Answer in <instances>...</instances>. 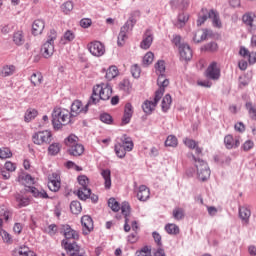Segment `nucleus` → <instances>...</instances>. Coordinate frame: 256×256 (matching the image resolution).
Here are the masks:
<instances>
[{"label":"nucleus","mask_w":256,"mask_h":256,"mask_svg":"<svg viewBox=\"0 0 256 256\" xmlns=\"http://www.w3.org/2000/svg\"><path fill=\"white\" fill-rule=\"evenodd\" d=\"M140 17L141 12L139 10H135L130 13L128 20L120 28L117 40L118 47H123V45H125V39H127V34L129 33V31H133V28L135 27V25H137V21Z\"/></svg>","instance_id":"f257e3e1"},{"label":"nucleus","mask_w":256,"mask_h":256,"mask_svg":"<svg viewBox=\"0 0 256 256\" xmlns=\"http://www.w3.org/2000/svg\"><path fill=\"white\" fill-rule=\"evenodd\" d=\"M113 95V88L109 84H98L93 87L89 103L97 105L99 101H109Z\"/></svg>","instance_id":"f03ea898"},{"label":"nucleus","mask_w":256,"mask_h":256,"mask_svg":"<svg viewBox=\"0 0 256 256\" xmlns=\"http://www.w3.org/2000/svg\"><path fill=\"white\" fill-rule=\"evenodd\" d=\"M71 123V112L63 108H54L52 112V125L56 130L61 129L63 125Z\"/></svg>","instance_id":"7ed1b4c3"},{"label":"nucleus","mask_w":256,"mask_h":256,"mask_svg":"<svg viewBox=\"0 0 256 256\" xmlns=\"http://www.w3.org/2000/svg\"><path fill=\"white\" fill-rule=\"evenodd\" d=\"M55 39H57V31L52 29L50 30L47 41L41 47V53L44 59L53 57V53H55Z\"/></svg>","instance_id":"20e7f679"},{"label":"nucleus","mask_w":256,"mask_h":256,"mask_svg":"<svg viewBox=\"0 0 256 256\" xmlns=\"http://www.w3.org/2000/svg\"><path fill=\"white\" fill-rule=\"evenodd\" d=\"M192 159L195 162L198 179H200V181H207V179L211 177V169H209L207 162H205L203 159L195 157L193 154Z\"/></svg>","instance_id":"39448f33"},{"label":"nucleus","mask_w":256,"mask_h":256,"mask_svg":"<svg viewBox=\"0 0 256 256\" xmlns=\"http://www.w3.org/2000/svg\"><path fill=\"white\" fill-rule=\"evenodd\" d=\"M78 183L81 187L78 189L77 195L81 201H87L91 195V189L89 188V178L85 175L78 176Z\"/></svg>","instance_id":"423d86ee"},{"label":"nucleus","mask_w":256,"mask_h":256,"mask_svg":"<svg viewBox=\"0 0 256 256\" xmlns=\"http://www.w3.org/2000/svg\"><path fill=\"white\" fill-rule=\"evenodd\" d=\"M32 141L35 145H49L53 141V134L49 130L38 131L33 134Z\"/></svg>","instance_id":"0eeeda50"},{"label":"nucleus","mask_w":256,"mask_h":256,"mask_svg":"<svg viewBox=\"0 0 256 256\" xmlns=\"http://www.w3.org/2000/svg\"><path fill=\"white\" fill-rule=\"evenodd\" d=\"M161 98H162V92L156 91L153 101H149V100L144 101V103L142 104V110L144 111V113H146V115H151L155 107H157V103L161 101Z\"/></svg>","instance_id":"6e6552de"},{"label":"nucleus","mask_w":256,"mask_h":256,"mask_svg":"<svg viewBox=\"0 0 256 256\" xmlns=\"http://www.w3.org/2000/svg\"><path fill=\"white\" fill-rule=\"evenodd\" d=\"M89 105H93V103H90L89 100L85 106H83V102L80 100H75L71 104L70 117H77V115H80V113H87L89 111Z\"/></svg>","instance_id":"1a4fd4ad"},{"label":"nucleus","mask_w":256,"mask_h":256,"mask_svg":"<svg viewBox=\"0 0 256 256\" xmlns=\"http://www.w3.org/2000/svg\"><path fill=\"white\" fill-rule=\"evenodd\" d=\"M64 243V249H66L68 256H87L85 255V251L81 249V246L77 245V242H65Z\"/></svg>","instance_id":"9d476101"},{"label":"nucleus","mask_w":256,"mask_h":256,"mask_svg":"<svg viewBox=\"0 0 256 256\" xmlns=\"http://www.w3.org/2000/svg\"><path fill=\"white\" fill-rule=\"evenodd\" d=\"M242 23L247 27L249 33L256 31V15L253 12H246L242 16Z\"/></svg>","instance_id":"9b49d317"},{"label":"nucleus","mask_w":256,"mask_h":256,"mask_svg":"<svg viewBox=\"0 0 256 256\" xmlns=\"http://www.w3.org/2000/svg\"><path fill=\"white\" fill-rule=\"evenodd\" d=\"M88 51L94 57H103L105 55V46L100 41H94L88 44Z\"/></svg>","instance_id":"f8f14e48"},{"label":"nucleus","mask_w":256,"mask_h":256,"mask_svg":"<svg viewBox=\"0 0 256 256\" xmlns=\"http://www.w3.org/2000/svg\"><path fill=\"white\" fill-rule=\"evenodd\" d=\"M206 77L207 79H211L212 81H217L221 77V69L217 67V62H212L206 69Z\"/></svg>","instance_id":"ddd939ff"},{"label":"nucleus","mask_w":256,"mask_h":256,"mask_svg":"<svg viewBox=\"0 0 256 256\" xmlns=\"http://www.w3.org/2000/svg\"><path fill=\"white\" fill-rule=\"evenodd\" d=\"M179 55H180V61H191L193 59V50H191V46L189 44H181L179 46Z\"/></svg>","instance_id":"4468645a"},{"label":"nucleus","mask_w":256,"mask_h":256,"mask_svg":"<svg viewBox=\"0 0 256 256\" xmlns=\"http://www.w3.org/2000/svg\"><path fill=\"white\" fill-rule=\"evenodd\" d=\"M60 233H63L65 239H74V241L79 239V232L73 230L69 224L62 225Z\"/></svg>","instance_id":"2eb2a0df"},{"label":"nucleus","mask_w":256,"mask_h":256,"mask_svg":"<svg viewBox=\"0 0 256 256\" xmlns=\"http://www.w3.org/2000/svg\"><path fill=\"white\" fill-rule=\"evenodd\" d=\"M224 145L226 149H237L241 145V141L237 137H233V135L228 134L224 137Z\"/></svg>","instance_id":"dca6fc26"},{"label":"nucleus","mask_w":256,"mask_h":256,"mask_svg":"<svg viewBox=\"0 0 256 256\" xmlns=\"http://www.w3.org/2000/svg\"><path fill=\"white\" fill-rule=\"evenodd\" d=\"M153 45V32L150 29H147L144 33L143 39L140 43L141 49H149Z\"/></svg>","instance_id":"f3484780"},{"label":"nucleus","mask_w":256,"mask_h":256,"mask_svg":"<svg viewBox=\"0 0 256 256\" xmlns=\"http://www.w3.org/2000/svg\"><path fill=\"white\" fill-rule=\"evenodd\" d=\"M81 223L83 227V234L89 235V232L93 231V218H91L89 215H84L81 218Z\"/></svg>","instance_id":"a211bd4d"},{"label":"nucleus","mask_w":256,"mask_h":256,"mask_svg":"<svg viewBox=\"0 0 256 256\" xmlns=\"http://www.w3.org/2000/svg\"><path fill=\"white\" fill-rule=\"evenodd\" d=\"M28 193H31L35 199H49V194L44 189H37L35 186H28Z\"/></svg>","instance_id":"6ab92c4d"},{"label":"nucleus","mask_w":256,"mask_h":256,"mask_svg":"<svg viewBox=\"0 0 256 256\" xmlns=\"http://www.w3.org/2000/svg\"><path fill=\"white\" fill-rule=\"evenodd\" d=\"M67 153L70 154L72 157H81L83 153H85V146L83 144H74L70 148L67 149Z\"/></svg>","instance_id":"aec40b11"},{"label":"nucleus","mask_w":256,"mask_h":256,"mask_svg":"<svg viewBox=\"0 0 256 256\" xmlns=\"http://www.w3.org/2000/svg\"><path fill=\"white\" fill-rule=\"evenodd\" d=\"M151 196V190L146 185H140L137 192L138 201H147Z\"/></svg>","instance_id":"412c9836"},{"label":"nucleus","mask_w":256,"mask_h":256,"mask_svg":"<svg viewBox=\"0 0 256 256\" xmlns=\"http://www.w3.org/2000/svg\"><path fill=\"white\" fill-rule=\"evenodd\" d=\"M238 215L242 223L248 225L249 219L251 218V209H249L247 206H240Z\"/></svg>","instance_id":"4be33fe9"},{"label":"nucleus","mask_w":256,"mask_h":256,"mask_svg":"<svg viewBox=\"0 0 256 256\" xmlns=\"http://www.w3.org/2000/svg\"><path fill=\"white\" fill-rule=\"evenodd\" d=\"M209 19H212V25L213 27H216L217 29H221L223 27V24L221 23V18L219 17V12L211 9L208 12Z\"/></svg>","instance_id":"5701e85b"},{"label":"nucleus","mask_w":256,"mask_h":256,"mask_svg":"<svg viewBox=\"0 0 256 256\" xmlns=\"http://www.w3.org/2000/svg\"><path fill=\"white\" fill-rule=\"evenodd\" d=\"M45 29V21L41 19H37L32 24V34L37 36L41 35L43 33V30Z\"/></svg>","instance_id":"b1692460"},{"label":"nucleus","mask_w":256,"mask_h":256,"mask_svg":"<svg viewBox=\"0 0 256 256\" xmlns=\"http://www.w3.org/2000/svg\"><path fill=\"white\" fill-rule=\"evenodd\" d=\"M170 6L172 9H179V11H185L189 7V0H171Z\"/></svg>","instance_id":"393cba45"},{"label":"nucleus","mask_w":256,"mask_h":256,"mask_svg":"<svg viewBox=\"0 0 256 256\" xmlns=\"http://www.w3.org/2000/svg\"><path fill=\"white\" fill-rule=\"evenodd\" d=\"M157 85L159 86V89L156 91H161L163 97V94L165 93V87H169V79H167L165 74L158 75Z\"/></svg>","instance_id":"a878e982"},{"label":"nucleus","mask_w":256,"mask_h":256,"mask_svg":"<svg viewBox=\"0 0 256 256\" xmlns=\"http://www.w3.org/2000/svg\"><path fill=\"white\" fill-rule=\"evenodd\" d=\"M13 256H35V252L30 251L27 246H20L19 248L14 249L12 252Z\"/></svg>","instance_id":"bb28decb"},{"label":"nucleus","mask_w":256,"mask_h":256,"mask_svg":"<svg viewBox=\"0 0 256 256\" xmlns=\"http://www.w3.org/2000/svg\"><path fill=\"white\" fill-rule=\"evenodd\" d=\"M13 43L17 45V47H21V45H25V34L22 30H18L13 34Z\"/></svg>","instance_id":"cd10ccee"},{"label":"nucleus","mask_w":256,"mask_h":256,"mask_svg":"<svg viewBox=\"0 0 256 256\" xmlns=\"http://www.w3.org/2000/svg\"><path fill=\"white\" fill-rule=\"evenodd\" d=\"M16 203H18V208L23 209V207H28L31 203V199L29 197H25L23 194L15 195Z\"/></svg>","instance_id":"c85d7f7f"},{"label":"nucleus","mask_w":256,"mask_h":256,"mask_svg":"<svg viewBox=\"0 0 256 256\" xmlns=\"http://www.w3.org/2000/svg\"><path fill=\"white\" fill-rule=\"evenodd\" d=\"M201 51H205L206 53H217V51H219V45L217 42L211 41L202 46Z\"/></svg>","instance_id":"c756f323"},{"label":"nucleus","mask_w":256,"mask_h":256,"mask_svg":"<svg viewBox=\"0 0 256 256\" xmlns=\"http://www.w3.org/2000/svg\"><path fill=\"white\" fill-rule=\"evenodd\" d=\"M101 176L104 179V187L105 189L109 190L111 189V170L109 169H104L101 171Z\"/></svg>","instance_id":"7c9ffc66"},{"label":"nucleus","mask_w":256,"mask_h":256,"mask_svg":"<svg viewBox=\"0 0 256 256\" xmlns=\"http://www.w3.org/2000/svg\"><path fill=\"white\" fill-rule=\"evenodd\" d=\"M173 102L171 94H166L161 102V107L163 113H167L168 109H171V103Z\"/></svg>","instance_id":"2f4dec72"},{"label":"nucleus","mask_w":256,"mask_h":256,"mask_svg":"<svg viewBox=\"0 0 256 256\" xmlns=\"http://www.w3.org/2000/svg\"><path fill=\"white\" fill-rule=\"evenodd\" d=\"M15 73V66L14 65H5L2 67L0 71V77H11Z\"/></svg>","instance_id":"473e14b6"},{"label":"nucleus","mask_w":256,"mask_h":256,"mask_svg":"<svg viewBox=\"0 0 256 256\" xmlns=\"http://www.w3.org/2000/svg\"><path fill=\"white\" fill-rule=\"evenodd\" d=\"M245 108L248 111L250 119L256 121V104H253V102H246Z\"/></svg>","instance_id":"72a5a7b5"},{"label":"nucleus","mask_w":256,"mask_h":256,"mask_svg":"<svg viewBox=\"0 0 256 256\" xmlns=\"http://www.w3.org/2000/svg\"><path fill=\"white\" fill-rule=\"evenodd\" d=\"M117 75H119V69L117 68V66H110L106 71L105 78L108 81H111L112 79H115Z\"/></svg>","instance_id":"f704fd0d"},{"label":"nucleus","mask_w":256,"mask_h":256,"mask_svg":"<svg viewBox=\"0 0 256 256\" xmlns=\"http://www.w3.org/2000/svg\"><path fill=\"white\" fill-rule=\"evenodd\" d=\"M78 143H79V137H77L75 134H70L68 137L64 139V144L66 145V147H68V149Z\"/></svg>","instance_id":"c9c22d12"},{"label":"nucleus","mask_w":256,"mask_h":256,"mask_svg":"<svg viewBox=\"0 0 256 256\" xmlns=\"http://www.w3.org/2000/svg\"><path fill=\"white\" fill-rule=\"evenodd\" d=\"M61 151V144L60 143H52L48 147V154L52 157H55V155H59V152Z\"/></svg>","instance_id":"e433bc0d"},{"label":"nucleus","mask_w":256,"mask_h":256,"mask_svg":"<svg viewBox=\"0 0 256 256\" xmlns=\"http://www.w3.org/2000/svg\"><path fill=\"white\" fill-rule=\"evenodd\" d=\"M30 81L32 85L37 87V85H41L43 83V75L40 72L33 73L30 77Z\"/></svg>","instance_id":"4c0bfd02"},{"label":"nucleus","mask_w":256,"mask_h":256,"mask_svg":"<svg viewBox=\"0 0 256 256\" xmlns=\"http://www.w3.org/2000/svg\"><path fill=\"white\" fill-rule=\"evenodd\" d=\"M120 141H121L120 144H125V143L129 144L126 146V151H133L134 144H133V139H131V137H129L127 134H123Z\"/></svg>","instance_id":"58836bf2"},{"label":"nucleus","mask_w":256,"mask_h":256,"mask_svg":"<svg viewBox=\"0 0 256 256\" xmlns=\"http://www.w3.org/2000/svg\"><path fill=\"white\" fill-rule=\"evenodd\" d=\"M177 19H178L177 27L178 29H181L185 27V23L189 21V14H185L184 12L179 13Z\"/></svg>","instance_id":"ea45409f"},{"label":"nucleus","mask_w":256,"mask_h":256,"mask_svg":"<svg viewBox=\"0 0 256 256\" xmlns=\"http://www.w3.org/2000/svg\"><path fill=\"white\" fill-rule=\"evenodd\" d=\"M81 202L79 201H72L70 203V211L73 213V215H79L82 211Z\"/></svg>","instance_id":"a19ab883"},{"label":"nucleus","mask_w":256,"mask_h":256,"mask_svg":"<svg viewBox=\"0 0 256 256\" xmlns=\"http://www.w3.org/2000/svg\"><path fill=\"white\" fill-rule=\"evenodd\" d=\"M165 231L168 235H179V226L177 224H166Z\"/></svg>","instance_id":"79ce46f5"},{"label":"nucleus","mask_w":256,"mask_h":256,"mask_svg":"<svg viewBox=\"0 0 256 256\" xmlns=\"http://www.w3.org/2000/svg\"><path fill=\"white\" fill-rule=\"evenodd\" d=\"M131 82L127 79H124L119 84L120 91H124V93H131Z\"/></svg>","instance_id":"37998d69"},{"label":"nucleus","mask_w":256,"mask_h":256,"mask_svg":"<svg viewBox=\"0 0 256 256\" xmlns=\"http://www.w3.org/2000/svg\"><path fill=\"white\" fill-rule=\"evenodd\" d=\"M13 157V152L8 147L0 148V159H11Z\"/></svg>","instance_id":"c03bdc74"},{"label":"nucleus","mask_w":256,"mask_h":256,"mask_svg":"<svg viewBox=\"0 0 256 256\" xmlns=\"http://www.w3.org/2000/svg\"><path fill=\"white\" fill-rule=\"evenodd\" d=\"M37 110L35 109H28L25 113L24 116V121H26V123H29L32 119H35L37 117Z\"/></svg>","instance_id":"a18cd8bd"},{"label":"nucleus","mask_w":256,"mask_h":256,"mask_svg":"<svg viewBox=\"0 0 256 256\" xmlns=\"http://www.w3.org/2000/svg\"><path fill=\"white\" fill-rule=\"evenodd\" d=\"M177 145H178L177 136H175V135H169V136L166 138V141H165V146H166V147H177Z\"/></svg>","instance_id":"49530a36"},{"label":"nucleus","mask_w":256,"mask_h":256,"mask_svg":"<svg viewBox=\"0 0 256 256\" xmlns=\"http://www.w3.org/2000/svg\"><path fill=\"white\" fill-rule=\"evenodd\" d=\"M153 59H155V54L153 52H147L143 57V65L149 67L153 63Z\"/></svg>","instance_id":"de8ad7c7"},{"label":"nucleus","mask_w":256,"mask_h":256,"mask_svg":"<svg viewBox=\"0 0 256 256\" xmlns=\"http://www.w3.org/2000/svg\"><path fill=\"white\" fill-rule=\"evenodd\" d=\"M48 188L50 189V191L57 193V191L61 189V181L49 180Z\"/></svg>","instance_id":"09e8293b"},{"label":"nucleus","mask_w":256,"mask_h":256,"mask_svg":"<svg viewBox=\"0 0 256 256\" xmlns=\"http://www.w3.org/2000/svg\"><path fill=\"white\" fill-rule=\"evenodd\" d=\"M114 151L119 159H124L125 155H127V151L121 146V144H116L114 146Z\"/></svg>","instance_id":"8fccbe9b"},{"label":"nucleus","mask_w":256,"mask_h":256,"mask_svg":"<svg viewBox=\"0 0 256 256\" xmlns=\"http://www.w3.org/2000/svg\"><path fill=\"white\" fill-rule=\"evenodd\" d=\"M108 207H110V209L112 211H114V213H117V211H119L121 209V206L119 205V202L116 201L115 198H110L108 200Z\"/></svg>","instance_id":"3c124183"},{"label":"nucleus","mask_w":256,"mask_h":256,"mask_svg":"<svg viewBox=\"0 0 256 256\" xmlns=\"http://www.w3.org/2000/svg\"><path fill=\"white\" fill-rule=\"evenodd\" d=\"M173 217L176 221H181V219L185 218V211L183 208H176L173 210Z\"/></svg>","instance_id":"603ef678"},{"label":"nucleus","mask_w":256,"mask_h":256,"mask_svg":"<svg viewBox=\"0 0 256 256\" xmlns=\"http://www.w3.org/2000/svg\"><path fill=\"white\" fill-rule=\"evenodd\" d=\"M73 2L67 1L64 4H62L61 9L65 15H69L73 11Z\"/></svg>","instance_id":"864d4df0"},{"label":"nucleus","mask_w":256,"mask_h":256,"mask_svg":"<svg viewBox=\"0 0 256 256\" xmlns=\"http://www.w3.org/2000/svg\"><path fill=\"white\" fill-rule=\"evenodd\" d=\"M120 209H121L122 215H124L125 219H127V217L129 218V215L131 213V206H129V203L123 202Z\"/></svg>","instance_id":"5fc2aeb1"},{"label":"nucleus","mask_w":256,"mask_h":256,"mask_svg":"<svg viewBox=\"0 0 256 256\" xmlns=\"http://www.w3.org/2000/svg\"><path fill=\"white\" fill-rule=\"evenodd\" d=\"M131 74L134 79H139L141 77V67L137 64L132 65Z\"/></svg>","instance_id":"6e6d98bb"},{"label":"nucleus","mask_w":256,"mask_h":256,"mask_svg":"<svg viewBox=\"0 0 256 256\" xmlns=\"http://www.w3.org/2000/svg\"><path fill=\"white\" fill-rule=\"evenodd\" d=\"M0 235H1L4 243H8V244L13 243V238L11 237V234H9L7 231L1 229Z\"/></svg>","instance_id":"4d7b16f0"},{"label":"nucleus","mask_w":256,"mask_h":256,"mask_svg":"<svg viewBox=\"0 0 256 256\" xmlns=\"http://www.w3.org/2000/svg\"><path fill=\"white\" fill-rule=\"evenodd\" d=\"M100 121L106 123V125H111L113 123V117L109 113H102L100 115Z\"/></svg>","instance_id":"13d9d810"},{"label":"nucleus","mask_w":256,"mask_h":256,"mask_svg":"<svg viewBox=\"0 0 256 256\" xmlns=\"http://www.w3.org/2000/svg\"><path fill=\"white\" fill-rule=\"evenodd\" d=\"M155 69L158 71L159 75L165 74V61L164 60H158L155 64Z\"/></svg>","instance_id":"bf43d9fd"},{"label":"nucleus","mask_w":256,"mask_h":256,"mask_svg":"<svg viewBox=\"0 0 256 256\" xmlns=\"http://www.w3.org/2000/svg\"><path fill=\"white\" fill-rule=\"evenodd\" d=\"M184 145H186V147H188V149H195V147H197L198 143L197 141L191 139V138H185L183 140Z\"/></svg>","instance_id":"052dcab7"},{"label":"nucleus","mask_w":256,"mask_h":256,"mask_svg":"<svg viewBox=\"0 0 256 256\" xmlns=\"http://www.w3.org/2000/svg\"><path fill=\"white\" fill-rule=\"evenodd\" d=\"M135 256H151V249L144 246L141 250L136 251Z\"/></svg>","instance_id":"680f3d73"},{"label":"nucleus","mask_w":256,"mask_h":256,"mask_svg":"<svg viewBox=\"0 0 256 256\" xmlns=\"http://www.w3.org/2000/svg\"><path fill=\"white\" fill-rule=\"evenodd\" d=\"M93 21L89 18H83L80 20V27H83V29H89L91 27Z\"/></svg>","instance_id":"e2e57ef3"},{"label":"nucleus","mask_w":256,"mask_h":256,"mask_svg":"<svg viewBox=\"0 0 256 256\" xmlns=\"http://www.w3.org/2000/svg\"><path fill=\"white\" fill-rule=\"evenodd\" d=\"M253 147H255V143L252 140H247L242 145L243 151H251V149H253Z\"/></svg>","instance_id":"0e129e2a"},{"label":"nucleus","mask_w":256,"mask_h":256,"mask_svg":"<svg viewBox=\"0 0 256 256\" xmlns=\"http://www.w3.org/2000/svg\"><path fill=\"white\" fill-rule=\"evenodd\" d=\"M0 215L5 219V221H9V218L13 215V212L9 209H1Z\"/></svg>","instance_id":"69168bd1"},{"label":"nucleus","mask_w":256,"mask_h":256,"mask_svg":"<svg viewBox=\"0 0 256 256\" xmlns=\"http://www.w3.org/2000/svg\"><path fill=\"white\" fill-rule=\"evenodd\" d=\"M46 233H48V235H56L57 234V224H50L46 230Z\"/></svg>","instance_id":"338daca9"},{"label":"nucleus","mask_w":256,"mask_h":256,"mask_svg":"<svg viewBox=\"0 0 256 256\" xmlns=\"http://www.w3.org/2000/svg\"><path fill=\"white\" fill-rule=\"evenodd\" d=\"M64 39L65 41H73L75 39V33H73V31L71 30H67L65 33H64Z\"/></svg>","instance_id":"774afa93"}]
</instances>
